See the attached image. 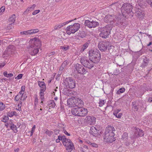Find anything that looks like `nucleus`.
<instances>
[{
	"label": "nucleus",
	"mask_w": 152,
	"mask_h": 152,
	"mask_svg": "<svg viewBox=\"0 0 152 152\" xmlns=\"http://www.w3.org/2000/svg\"><path fill=\"white\" fill-rule=\"evenodd\" d=\"M115 131V129L113 126H108L107 127L103 134L104 141L109 143H112L115 141V139L114 132Z\"/></svg>",
	"instance_id": "1"
},
{
	"label": "nucleus",
	"mask_w": 152,
	"mask_h": 152,
	"mask_svg": "<svg viewBox=\"0 0 152 152\" xmlns=\"http://www.w3.org/2000/svg\"><path fill=\"white\" fill-rule=\"evenodd\" d=\"M101 55L99 50H91L89 52V59L94 64H97L100 61Z\"/></svg>",
	"instance_id": "2"
},
{
	"label": "nucleus",
	"mask_w": 152,
	"mask_h": 152,
	"mask_svg": "<svg viewBox=\"0 0 152 152\" xmlns=\"http://www.w3.org/2000/svg\"><path fill=\"white\" fill-rule=\"evenodd\" d=\"M112 28V26L109 25H107L103 27H99V31L100 32L99 34V36L104 38L108 37L110 33Z\"/></svg>",
	"instance_id": "3"
},
{
	"label": "nucleus",
	"mask_w": 152,
	"mask_h": 152,
	"mask_svg": "<svg viewBox=\"0 0 152 152\" xmlns=\"http://www.w3.org/2000/svg\"><path fill=\"white\" fill-rule=\"evenodd\" d=\"M80 28V25L78 23H75L73 25L68 26L66 29L67 33L69 35L74 34L78 31Z\"/></svg>",
	"instance_id": "4"
},
{
	"label": "nucleus",
	"mask_w": 152,
	"mask_h": 152,
	"mask_svg": "<svg viewBox=\"0 0 152 152\" xmlns=\"http://www.w3.org/2000/svg\"><path fill=\"white\" fill-rule=\"evenodd\" d=\"M80 61L81 64L85 67L91 69L94 66V64L92 61L88 59L87 57L83 56L81 58Z\"/></svg>",
	"instance_id": "5"
},
{
	"label": "nucleus",
	"mask_w": 152,
	"mask_h": 152,
	"mask_svg": "<svg viewBox=\"0 0 152 152\" xmlns=\"http://www.w3.org/2000/svg\"><path fill=\"white\" fill-rule=\"evenodd\" d=\"M98 46L99 49L101 52H105L107 49L109 50L111 45L109 42L105 40L100 42Z\"/></svg>",
	"instance_id": "6"
},
{
	"label": "nucleus",
	"mask_w": 152,
	"mask_h": 152,
	"mask_svg": "<svg viewBox=\"0 0 152 152\" xmlns=\"http://www.w3.org/2000/svg\"><path fill=\"white\" fill-rule=\"evenodd\" d=\"M62 138V142L63 144L66 146V150L68 152L71 151L72 150L74 147L73 143H72V142L69 139H67L64 135L63 136Z\"/></svg>",
	"instance_id": "7"
},
{
	"label": "nucleus",
	"mask_w": 152,
	"mask_h": 152,
	"mask_svg": "<svg viewBox=\"0 0 152 152\" xmlns=\"http://www.w3.org/2000/svg\"><path fill=\"white\" fill-rule=\"evenodd\" d=\"M132 5L129 3L124 4L121 8L122 12H126L128 14L130 13L132 16L133 14V13L132 12Z\"/></svg>",
	"instance_id": "8"
},
{
	"label": "nucleus",
	"mask_w": 152,
	"mask_h": 152,
	"mask_svg": "<svg viewBox=\"0 0 152 152\" xmlns=\"http://www.w3.org/2000/svg\"><path fill=\"white\" fill-rule=\"evenodd\" d=\"M64 85L67 88L72 89L75 86V80L71 77L66 78L64 81Z\"/></svg>",
	"instance_id": "9"
},
{
	"label": "nucleus",
	"mask_w": 152,
	"mask_h": 152,
	"mask_svg": "<svg viewBox=\"0 0 152 152\" xmlns=\"http://www.w3.org/2000/svg\"><path fill=\"white\" fill-rule=\"evenodd\" d=\"M115 16L113 15H107L105 16L104 19V21L107 23H110V26L112 27L114 26V19Z\"/></svg>",
	"instance_id": "10"
},
{
	"label": "nucleus",
	"mask_w": 152,
	"mask_h": 152,
	"mask_svg": "<svg viewBox=\"0 0 152 152\" xmlns=\"http://www.w3.org/2000/svg\"><path fill=\"white\" fill-rule=\"evenodd\" d=\"M29 43H31V45L30 46L35 48H39L41 45V41L39 39L37 38H34L31 39L29 42Z\"/></svg>",
	"instance_id": "11"
},
{
	"label": "nucleus",
	"mask_w": 152,
	"mask_h": 152,
	"mask_svg": "<svg viewBox=\"0 0 152 152\" xmlns=\"http://www.w3.org/2000/svg\"><path fill=\"white\" fill-rule=\"evenodd\" d=\"M84 24L89 28H94L99 25L98 22L94 20L91 21L88 20H85Z\"/></svg>",
	"instance_id": "12"
},
{
	"label": "nucleus",
	"mask_w": 152,
	"mask_h": 152,
	"mask_svg": "<svg viewBox=\"0 0 152 152\" xmlns=\"http://www.w3.org/2000/svg\"><path fill=\"white\" fill-rule=\"evenodd\" d=\"M75 66L76 69L78 73L83 74L86 73V72L85 68L81 65L77 64Z\"/></svg>",
	"instance_id": "13"
},
{
	"label": "nucleus",
	"mask_w": 152,
	"mask_h": 152,
	"mask_svg": "<svg viewBox=\"0 0 152 152\" xmlns=\"http://www.w3.org/2000/svg\"><path fill=\"white\" fill-rule=\"evenodd\" d=\"M144 135L142 130L138 128H134V138H137L139 137L143 136Z\"/></svg>",
	"instance_id": "14"
},
{
	"label": "nucleus",
	"mask_w": 152,
	"mask_h": 152,
	"mask_svg": "<svg viewBox=\"0 0 152 152\" xmlns=\"http://www.w3.org/2000/svg\"><path fill=\"white\" fill-rule=\"evenodd\" d=\"M125 20L123 18H117L116 20L114 19L115 25L119 27L124 26L126 25L125 22Z\"/></svg>",
	"instance_id": "15"
},
{
	"label": "nucleus",
	"mask_w": 152,
	"mask_h": 152,
	"mask_svg": "<svg viewBox=\"0 0 152 152\" xmlns=\"http://www.w3.org/2000/svg\"><path fill=\"white\" fill-rule=\"evenodd\" d=\"M14 47L12 45H9L7 48L6 49L4 52V55H7L8 56L10 55L14 50Z\"/></svg>",
	"instance_id": "16"
},
{
	"label": "nucleus",
	"mask_w": 152,
	"mask_h": 152,
	"mask_svg": "<svg viewBox=\"0 0 152 152\" xmlns=\"http://www.w3.org/2000/svg\"><path fill=\"white\" fill-rule=\"evenodd\" d=\"M138 4L142 8H145L147 6L148 2L146 0H137Z\"/></svg>",
	"instance_id": "17"
},
{
	"label": "nucleus",
	"mask_w": 152,
	"mask_h": 152,
	"mask_svg": "<svg viewBox=\"0 0 152 152\" xmlns=\"http://www.w3.org/2000/svg\"><path fill=\"white\" fill-rule=\"evenodd\" d=\"M86 119L87 123L89 125L94 124L96 121V118L94 117L90 116H87Z\"/></svg>",
	"instance_id": "18"
},
{
	"label": "nucleus",
	"mask_w": 152,
	"mask_h": 152,
	"mask_svg": "<svg viewBox=\"0 0 152 152\" xmlns=\"http://www.w3.org/2000/svg\"><path fill=\"white\" fill-rule=\"evenodd\" d=\"M75 107H83L84 104V103L83 101L80 99L78 98H75Z\"/></svg>",
	"instance_id": "19"
},
{
	"label": "nucleus",
	"mask_w": 152,
	"mask_h": 152,
	"mask_svg": "<svg viewBox=\"0 0 152 152\" xmlns=\"http://www.w3.org/2000/svg\"><path fill=\"white\" fill-rule=\"evenodd\" d=\"M30 54L32 56H34L37 54L39 52V48L31 47L30 46Z\"/></svg>",
	"instance_id": "20"
},
{
	"label": "nucleus",
	"mask_w": 152,
	"mask_h": 152,
	"mask_svg": "<svg viewBox=\"0 0 152 152\" xmlns=\"http://www.w3.org/2000/svg\"><path fill=\"white\" fill-rule=\"evenodd\" d=\"M75 98H71L68 99L67 100V104L69 107H75Z\"/></svg>",
	"instance_id": "21"
},
{
	"label": "nucleus",
	"mask_w": 152,
	"mask_h": 152,
	"mask_svg": "<svg viewBox=\"0 0 152 152\" xmlns=\"http://www.w3.org/2000/svg\"><path fill=\"white\" fill-rule=\"evenodd\" d=\"M79 116H85L88 113L87 110L86 109L83 108L82 107H80L79 108Z\"/></svg>",
	"instance_id": "22"
},
{
	"label": "nucleus",
	"mask_w": 152,
	"mask_h": 152,
	"mask_svg": "<svg viewBox=\"0 0 152 152\" xmlns=\"http://www.w3.org/2000/svg\"><path fill=\"white\" fill-rule=\"evenodd\" d=\"M26 98V96L25 95H22L19 93L15 97V99L16 101H18L20 99V100L23 101Z\"/></svg>",
	"instance_id": "23"
},
{
	"label": "nucleus",
	"mask_w": 152,
	"mask_h": 152,
	"mask_svg": "<svg viewBox=\"0 0 152 152\" xmlns=\"http://www.w3.org/2000/svg\"><path fill=\"white\" fill-rule=\"evenodd\" d=\"M80 107H75L72 109L71 113L75 115L79 116Z\"/></svg>",
	"instance_id": "24"
},
{
	"label": "nucleus",
	"mask_w": 152,
	"mask_h": 152,
	"mask_svg": "<svg viewBox=\"0 0 152 152\" xmlns=\"http://www.w3.org/2000/svg\"><path fill=\"white\" fill-rule=\"evenodd\" d=\"M136 13L137 16L139 18L142 19L144 16V13L143 11L141 10H138L136 11Z\"/></svg>",
	"instance_id": "25"
},
{
	"label": "nucleus",
	"mask_w": 152,
	"mask_h": 152,
	"mask_svg": "<svg viewBox=\"0 0 152 152\" xmlns=\"http://www.w3.org/2000/svg\"><path fill=\"white\" fill-rule=\"evenodd\" d=\"M89 133L91 134L94 136H96L98 135L97 130L94 126L91 128Z\"/></svg>",
	"instance_id": "26"
},
{
	"label": "nucleus",
	"mask_w": 152,
	"mask_h": 152,
	"mask_svg": "<svg viewBox=\"0 0 152 152\" xmlns=\"http://www.w3.org/2000/svg\"><path fill=\"white\" fill-rule=\"evenodd\" d=\"M63 93L64 95L67 96H71L72 95V91L67 88L64 89L63 91Z\"/></svg>",
	"instance_id": "27"
},
{
	"label": "nucleus",
	"mask_w": 152,
	"mask_h": 152,
	"mask_svg": "<svg viewBox=\"0 0 152 152\" xmlns=\"http://www.w3.org/2000/svg\"><path fill=\"white\" fill-rule=\"evenodd\" d=\"M37 82L39 86L41 88L40 89H45V90H46V85L44 82L38 81Z\"/></svg>",
	"instance_id": "28"
},
{
	"label": "nucleus",
	"mask_w": 152,
	"mask_h": 152,
	"mask_svg": "<svg viewBox=\"0 0 152 152\" xmlns=\"http://www.w3.org/2000/svg\"><path fill=\"white\" fill-rule=\"evenodd\" d=\"M36 7V5L34 4L32 6L30 7H28L26 10L24 12L23 14L26 15L29 12L32 11Z\"/></svg>",
	"instance_id": "29"
},
{
	"label": "nucleus",
	"mask_w": 152,
	"mask_h": 152,
	"mask_svg": "<svg viewBox=\"0 0 152 152\" xmlns=\"http://www.w3.org/2000/svg\"><path fill=\"white\" fill-rule=\"evenodd\" d=\"M149 63V60L147 58H145L143 60V62L141 65V66L142 67H145L148 65Z\"/></svg>",
	"instance_id": "30"
},
{
	"label": "nucleus",
	"mask_w": 152,
	"mask_h": 152,
	"mask_svg": "<svg viewBox=\"0 0 152 152\" xmlns=\"http://www.w3.org/2000/svg\"><path fill=\"white\" fill-rule=\"evenodd\" d=\"M10 128L12 130L14 133H16L18 132L16 126L14 125L13 124H11Z\"/></svg>",
	"instance_id": "31"
},
{
	"label": "nucleus",
	"mask_w": 152,
	"mask_h": 152,
	"mask_svg": "<svg viewBox=\"0 0 152 152\" xmlns=\"http://www.w3.org/2000/svg\"><path fill=\"white\" fill-rule=\"evenodd\" d=\"M16 18V16L14 14L12 15V17L10 18L9 19V22L10 23H14L15 20V18Z\"/></svg>",
	"instance_id": "32"
},
{
	"label": "nucleus",
	"mask_w": 152,
	"mask_h": 152,
	"mask_svg": "<svg viewBox=\"0 0 152 152\" xmlns=\"http://www.w3.org/2000/svg\"><path fill=\"white\" fill-rule=\"evenodd\" d=\"M119 111L120 110H118V111H115L113 113L114 115L118 118H120L122 115V114L121 113H119L118 114V113Z\"/></svg>",
	"instance_id": "33"
},
{
	"label": "nucleus",
	"mask_w": 152,
	"mask_h": 152,
	"mask_svg": "<svg viewBox=\"0 0 152 152\" xmlns=\"http://www.w3.org/2000/svg\"><path fill=\"white\" fill-rule=\"evenodd\" d=\"M45 89H40V92L39 93V95L40 96V98L42 100H43V99L44 98V92L45 91Z\"/></svg>",
	"instance_id": "34"
},
{
	"label": "nucleus",
	"mask_w": 152,
	"mask_h": 152,
	"mask_svg": "<svg viewBox=\"0 0 152 152\" xmlns=\"http://www.w3.org/2000/svg\"><path fill=\"white\" fill-rule=\"evenodd\" d=\"M132 108L134 110V111H137L138 109V106L136 104V103L135 102H132Z\"/></svg>",
	"instance_id": "35"
},
{
	"label": "nucleus",
	"mask_w": 152,
	"mask_h": 152,
	"mask_svg": "<svg viewBox=\"0 0 152 152\" xmlns=\"http://www.w3.org/2000/svg\"><path fill=\"white\" fill-rule=\"evenodd\" d=\"M128 134L126 133H124L122 136V139L124 141L126 140L128 138Z\"/></svg>",
	"instance_id": "36"
},
{
	"label": "nucleus",
	"mask_w": 152,
	"mask_h": 152,
	"mask_svg": "<svg viewBox=\"0 0 152 152\" xmlns=\"http://www.w3.org/2000/svg\"><path fill=\"white\" fill-rule=\"evenodd\" d=\"M20 34H24L26 35H31L30 30H28L27 31H21L20 32Z\"/></svg>",
	"instance_id": "37"
},
{
	"label": "nucleus",
	"mask_w": 152,
	"mask_h": 152,
	"mask_svg": "<svg viewBox=\"0 0 152 152\" xmlns=\"http://www.w3.org/2000/svg\"><path fill=\"white\" fill-rule=\"evenodd\" d=\"M31 35L35 34L39 32V30L38 29L30 30Z\"/></svg>",
	"instance_id": "38"
},
{
	"label": "nucleus",
	"mask_w": 152,
	"mask_h": 152,
	"mask_svg": "<svg viewBox=\"0 0 152 152\" xmlns=\"http://www.w3.org/2000/svg\"><path fill=\"white\" fill-rule=\"evenodd\" d=\"M125 91V89L124 88H121L119 89L117 92V94H120L121 93L124 92Z\"/></svg>",
	"instance_id": "39"
},
{
	"label": "nucleus",
	"mask_w": 152,
	"mask_h": 152,
	"mask_svg": "<svg viewBox=\"0 0 152 152\" xmlns=\"http://www.w3.org/2000/svg\"><path fill=\"white\" fill-rule=\"evenodd\" d=\"M73 20H68L66 22H64L63 23H60V24H61V26L62 27L64 26L67 24H68L69 23H70V22H72Z\"/></svg>",
	"instance_id": "40"
},
{
	"label": "nucleus",
	"mask_w": 152,
	"mask_h": 152,
	"mask_svg": "<svg viewBox=\"0 0 152 152\" xmlns=\"http://www.w3.org/2000/svg\"><path fill=\"white\" fill-rule=\"evenodd\" d=\"M62 27L60 23L57 24L54 26V29L55 30H59Z\"/></svg>",
	"instance_id": "41"
},
{
	"label": "nucleus",
	"mask_w": 152,
	"mask_h": 152,
	"mask_svg": "<svg viewBox=\"0 0 152 152\" xmlns=\"http://www.w3.org/2000/svg\"><path fill=\"white\" fill-rule=\"evenodd\" d=\"M88 43L86 42L83 45L81 48V50L83 51L86 48H87L88 46Z\"/></svg>",
	"instance_id": "42"
},
{
	"label": "nucleus",
	"mask_w": 152,
	"mask_h": 152,
	"mask_svg": "<svg viewBox=\"0 0 152 152\" xmlns=\"http://www.w3.org/2000/svg\"><path fill=\"white\" fill-rule=\"evenodd\" d=\"M9 118L8 116H5L1 119V121L6 123L9 120Z\"/></svg>",
	"instance_id": "43"
},
{
	"label": "nucleus",
	"mask_w": 152,
	"mask_h": 152,
	"mask_svg": "<svg viewBox=\"0 0 152 152\" xmlns=\"http://www.w3.org/2000/svg\"><path fill=\"white\" fill-rule=\"evenodd\" d=\"M45 133L48 135L49 136H50L52 135L53 134V133L52 131L49 130L48 129H47L45 132Z\"/></svg>",
	"instance_id": "44"
},
{
	"label": "nucleus",
	"mask_w": 152,
	"mask_h": 152,
	"mask_svg": "<svg viewBox=\"0 0 152 152\" xmlns=\"http://www.w3.org/2000/svg\"><path fill=\"white\" fill-rule=\"evenodd\" d=\"M5 108V106L4 104L2 102H0V110H4Z\"/></svg>",
	"instance_id": "45"
},
{
	"label": "nucleus",
	"mask_w": 152,
	"mask_h": 152,
	"mask_svg": "<svg viewBox=\"0 0 152 152\" xmlns=\"http://www.w3.org/2000/svg\"><path fill=\"white\" fill-rule=\"evenodd\" d=\"M62 137H63V136H61V135H59L58 136V138L56 140V142L57 143L59 142H60V140L62 141V140H63Z\"/></svg>",
	"instance_id": "46"
},
{
	"label": "nucleus",
	"mask_w": 152,
	"mask_h": 152,
	"mask_svg": "<svg viewBox=\"0 0 152 152\" xmlns=\"http://www.w3.org/2000/svg\"><path fill=\"white\" fill-rule=\"evenodd\" d=\"M68 64V61H67L66 60L64 61L61 65V68H64Z\"/></svg>",
	"instance_id": "47"
},
{
	"label": "nucleus",
	"mask_w": 152,
	"mask_h": 152,
	"mask_svg": "<svg viewBox=\"0 0 152 152\" xmlns=\"http://www.w3.org/2000/svg\"><path fill=\"white\" fill-rule=\"evenodd\" d=\"M25 90V86H22L21 88V90L19 92L20 94H21L22 95H23L24 94V92Z\"/></svg>",
	"instance_id": "48"
},
{
	"label": "nucleus",
	"mask_w": 152,
	"mask_h": 152,
	"mask_svg": "<svg viewBox=\"0 0 152 152\" xmlns=\"http://www.w3.org/2000/svg\"><path fill=\"white\" fill-rule=\"evenodd\" d=\"M60 47L62 49L64 50H66L69 49V46H61Z\"/></svg>",
	"instance_id": "49"
},
{
	"label": "nucleus",
	"mask_w": 152,
	"mask_h": 152,
	"mask_svg": "<svg viewBox=\"0 0 152 152\" xmlns=\"http://www.w3.org/2000/svg\"><path fill=\"white\" fill-rule=\"evenodd\" d=\"M104 101L103 100H100L99 102V106L102 107L104 104Z\"/></svg>",
	"instance_id": "50"
},
{
	"label": "nucleus",
	"mask_w": 152,
	"mask_h": 152,
	"mask_svg": "<svg viewBox=\"0 0 152 152\" xmlns=\"http://www.w3.org/2000/svg\"><path fill=\"white\" fill-rule=\"evenodd\" d=\"M63 132L66 135L68 136H70V134H69L65 129H64V128H63V130H62Z\"/></svg>",
	"instance_id": "51"
},
{
	"label": "nucleus",
	"mask_w": 152,
	"mask_h": 152,
	"mask_svg": "<svg viewBox=\"0 0 152 152\" xmlns=\"http://www.w3.org/2000/svg\"><path fill=\"white\" fill-rule=\"evenodd\" d=\"M12 23H10L7 27V29L9 30L11 29L12 27Z\"/></svg>",
	"instance_id": "52"
},
{
	"label": "nucleus",
	"mask_w": 152,
	"mask_h": 152,
	"mask_svg": "<svg viewBox=\"0 0 152 152\" xmlns=\"http://www.w3.org/2000/svg\"><path fill=\"white\" fill-rule=\"evenodd\" d=\"M23 76V74H19L17 77H16L15 78L17 79L18 80L21 79Z\"/></svg>",
	"instance_id": "53"
},
{
	"label": "nucleus",
	"mask_w": 152,
	"mask_h": 152,
	"mask_svg": "<svg viewBox=\"0 0 152 152\" xmlns=\"http://www.w3.org/2000/svg\"><path fill=\"white\" fill-rule=\"evenodd\" d=\"M40 10H36L33 12L32 15H35L38 13H39L40 12Z\"/></svg>",
	"instance_id": "54"
},
{
	"label": "nucleus",
	"mask_w": 152,
	"mask_h": 152,
	"mask_svg": "<svg viewBox=\"0 0 152 152\" xmlns=\"http://www.w3.org/2000/svg\"><path fill=\"white\" fill-rule=\"evenodd\" d=\"M50 104H51L52 105L50 106V107H51L52 106V107H55V106L56 105V104L53 101H51Z\"/></svg>",
	"instance_id": "55"
},
{
	"label": "nucleus",
	"mask_w": 152,
	"mask_h": 152,
	"mask_svg": "<svg viewBox=\"0 0 152 152\" xmlns=\"http://www.w3.org/2000/svg\"><path fill=\"white\" fill-rule=\"evenodd\" d=\"M91 144L92 147H94L97 148L98 146L97 144L94 143H91Z\"/></svg>",
	"instance_id": "56"
},
{
	"label": "nucleus",
	"mask_w": 152,
	"mask_h": 152,
	"mask_svg": "<svg viewBox=\"0 0 152 152\" xmlns=\"http://www.w3.org/2000/svg\"><path fill=\"white\" fill-rule=\"evenodd\" d=\"M5 10V8L4 7H2L0 9V12H4Z\"/></svg>",
	"instance_id": "57"
},
{
	"label": "nucleus",
	"mask_w": 152,
	"mask_h": 152,
	"mask_svg": "<svg viewBox=\"0 0 152 152\" xmlns=\"http://www.w3.org/2000/svg\"><path fill=\"white\" fill-rule=\"evenodd\" d=\"M55 53V52H50V53H48V54H47V55L49 56H50L53 55Z\"/></svg>",
	"instance_id": "58"
},
{
	"label": "nucleus",
	"mask_w": 152,
	"mask_h": 152,
	"mask_svg": "<svg viewBox=\"0 0 152 152\" xmlns=\"http://www.w3.org/2000/svg\"><path fill=\"white\" fill-rule=\"evenodd\" d=\"M15 112H11V113H10L9 115V116L10 117H12L15 114Z\"/></svg>",
	"instance_id": "59"
},
{
	"label": "nucleus",
	"mask_w": 152,
	"mask_h": 152,
	"mask_svg": "<svg viewBox=\"0 0 152 152\" xmlns=\"http://www.w3.org/2000/svg\"><path fill=\"white\" fill-rule=\"evenodd\" d=\"M148 4L150 5L151 7H152V0H148Z\"/></svg>",
	"instance_id": "60"
},
{
	"label": "nucleus",
	"mask_w": 152,
	"mask_h": 152,
	"mask_svg": "<svg viewBox=\"0 0 152 152\" xmlns=\"http://www.w3.org/2000/svg\"><path fill=\"white\" fill-rule=\"evenodd\" d=\"M5 65V63H0V69L2 67H3Z\"/></svg>",
	"instance_id": "61"
},
{
	"label": "nucleus",
	"mask_w": 152,
	"mask_h": 152,
	"mask_svg": "<svg viewBox=\"0 0 152 152\" xmlns=\"http://www.w3.org/2000/svg\"><path fill=\"white\" fill-rule=\"evenodd\" d=\"M13 74L12 73H9L7 74V77H11L13 76Z\"/></svg>",
	"instance_id": "62"
},
{
	"label": "nucleus",
	"mask_w": 152,
	"mask_h": 152,
	"mask_svg": "<svg viewBox=\"0 0 152 152\" xmlns=\"http://www.w3.org/2000/svg\"><path fill=\"white\" fill-rule=\"evenodd\" d=\"M3 75L4 76L7 77V71H5L3 72Z\"/></svg>",
	"instance_id": "63"
},
{
	"label": "nucleus",
	"mask_w": 152,
	"mask_h": 152,
	"mask_svg": "<svg viewBox=\"0 0 152 152\" xmlns=\"http://www.w3.org/2000/svg\"><path fill=\"white\" fill-rule=\"evenodd\" d=\"M35 128V125L33 126V127L32 128L31 131H32V132H34Z\"/></svg>",
	"instance_id": "64"
}]
</instances>
